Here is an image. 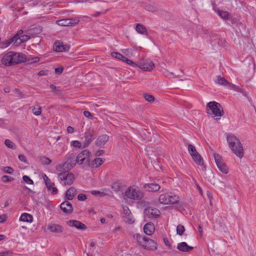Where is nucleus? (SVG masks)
<instances>
[{
  "label": "nucleus",
  "instance_id": "f3484780",
  "mask_svg": "<svg viewBox=\"0 0 256 256\" xmlns=\"http://www.w3.org/2000/svg\"><path fill=\"white\" fill-rule=\"evenodd\" d=\"M70 226L74 227L80 230H85L86 228V226L80 221L76 220H70L67 222Z\"/></svg>",
  "mask_w": 256,
  "mask_h": 256
},
{
  "label": "nucleus",
  "instance_id": "5701e85b",
  "mask_svg": "<svg viewBox=\"0 0 256 256\" xmlns=\"http://www.w3.org/2000/svg\"><path fill=\"white\" fill-rule=\"evenodd\" d=\"M210 44L212 46H216L222 44V41L219 36L214 34L210 36Z\"/></svg>",
  "mask_w": 256,
  "mask_h": 256
},
{
  "label": "nucleus",
  "instance_id": "6e6d98bb",
  "mask_svg": "<svg viewBox=\"0 0 256 256\" xmlns=\"http://www.w3.org/2000/svg\"><path fill=\"white\" fill-rule=\"evenodd\" d=\"M12 254L10 251L8 250L6 252H0V256H10Z\"/></svg>",
  "mask_w": 256,
  "mask_h": 256
},
{
  "label": "nucleus",
  "instance_id": "72a5a7b5",
  "mask_svg": "<svg viewBox=\"0 0 256 256\" xmlns=\"http://www.w3.org/2000/svg\"><path fill=\"white\" fill-rule=\"evenodd\" d=\"M122 184L120 182L118 181L112 184V188L116 192L120 191L121 189Z\"/></svg>",
  "mask_w": 256,
  "mask_h": 256
},
{
  "label": "nucleus",
  "instance_id": "0eeeda50",
  "mask_svg": "<svg viewBox=\"0 0 256 256\" xmlns=\"http://www.w3.org/2000/svg\"><path fill=\"white\" fill-rule=\"evenodd\" d=\"M179 201V196L174 192L162 194L159 196V202L164 204H175Z\"/></svg>",
  "mask_w": 256,
  "mask_h": 256
},
{
  "label": "nucleus",
  "instance_id": "c03bdc74",
  "mask_svg": "<svg viewBox=\"0 0 256 256\" xmlns=\"http://www.w3.org/2000/svg\"><path fill=\"white\" fill-rule=\"evenodd\" d=\"M228 86L230 89L233 90L234 91L242 92V89H240L239 86H238L235 84H232L229 82Z\"/></svg>",
  "mask_w": 256,
  "mask_h": 256
},
{
  "label": "nucleus",
  "instance_id": "7c9ffc66",
  "mask_svg": "<svg viewBox=\"0 0 256 256\" xmlns=\"http://www.w3.org/2000/svg\"><path fill=\"white\" fill-rule=\"evenodd\" d=\"M138 67V68L144 72H150L152 70L154 67V65H133Z\"/></svg>",
  "mask_w": 256,
  "mask_h": 256
},
{
  "label": "nucleus",
  "instance_id": "412c9836",
  "mask_svg": "<svg viewBox=\"0 0 256 256\" xmlns=\"http://www.w3.org/2000/svg\"><path fill=\"white\" fill-rule=\"evenodd\" d=\"M144 187L146 190L150 192H156L160 188V186L155 183L145 184Z\"/></svg>",
  "mask_w": 256,
  "mask_h": 256
},
{
  "label": "nucleus",
  "instance_id": "9b49d317",
  "mask_svg": "<svg viewBox=\"0 0 256 256\" xmlns=\"http://www.w3.org/2000/svg\"><path fill=\"white\" fill-rule=\"evenodd\" d=\"M122 218V220L126 223L132 224L134 222V219L128 208L126 206H123Z\"/></svg>",
  "mask_w": 256,
  "mask_h": 256
},
{
  "label": "nucleus",
  "instance_id": "f704fd0d",
  "mask_svg": "<svg viewBox=\"0 0 256 256\" xmlns=\"http://www.w3.org/2000/svg\"><path fill=\"white\" fill-rule=\"evenodd\" d=\"M32 112L35 116H40L42 113V108L38 105H35L32 107Z\"/></svg>",
  "mask_w": 256,
  "mask_h": 256
},
{
  "label": "nucleus",
  "instance_id": "a19ab883",
  "mask_svg": "<svg viewBox=\"0 0 256 256\" xmlns=\"http://www.w3.org/2000/svg\"><path fill=\"white\" fill-rule=\"evenodd\" d=\"M40 162L42 164H50L52 162V160L46 156H43L40 158Z\"/></svg>",
  "mask_w": 256,
  "mask_h": 256
},
{
  "label": "nucleus",
  "instance_id": "79ce46f5",
  "mask_svg": "<svg viewBox=\"0 0 256 256\" xmlns=\"http://www.w3.org/2000/svg\"><path fill=\"white\" fill-rule=\"evenodd\" d=\"M44 180L45 182V184L47 187H50L54 185V182H52L48 178V177L46 175L44 174L43 176Z\"/></svg>",
  "mask_w": 256,
  "mask_h": 256
},
{
  "label": "nucleus",
  "instance_id": "8fccbe9b",
  "mask_svg": "<svg viewBox=\"0 0 256 256\" xmlns=\"http://www.w3.org/2000/svg\"><path fill=\"white\" fill-rule=\"evenodd\" d=\"M2 178L4 182H7L14 180V178L12 177L8 176H4Z\"/></svg>",
  "mask_w": 256,
  "mask_h": 256
},
{
  "label": "nucleus",
  "instance_id": "a878e982",
  "mask_svg": "<svg viewBox=\"0 0 256 256\" xmlns=\"http://www.w3.org/2000/svg\"><path fill=\"white\" fill-rule=\"evenodd\" d=\"M109 137L106 134L100 136L96 142V144L98 146L104 145L108 140Z\"/></svg>",
  "mask_w": 256,
  "mask_h": 256
},
{
  "label": "nucleus",
  "instance_id": "09e8293b",
  "mask_svg": "<svg viewBox=\"0 0 256 256\" xmlns=\"http://www.w3.org/2000/svg\"><path fill=\"white\" fill-rule=\"evenodd\" d=\"M122 52L124 54L128 56H132V50L130 48L124 49L122 50Z\"/></svg>",
  "mask_w": 256,
  "mask_h": 256
},
{
  "label": "nucleus",
  "instance_id": "774afa93",
  "mask_svg": "<svg viewBox=\"0 0 256 256\" xmlns=\"http://www.w3.org/2000/svg\"><path fill=\"white\" fill-rule=\"evenodd\" d=\"M120 230V226H117V227H116V228L114 229L113 231H114V232H116L117 231H118V230Z\"/></svg>",
  "mask_w": 256,
  "mask_h": 256
},
{
  "label": "nucleus",
  "instance_id": "ea45409f",
  "mask_svg": "<svg viewBox=\"0 0 256 256\" xmlns=\"http://www.w3.org/2000/svg\"><path fill=\"white\" fill-rule=\"evenodd\" d=\"M5 145L8 148L12 149H16V144L10 140L6 139L4 141Z\"/></svg>",
  "mask_w": 256,
  "mask_h": 256
},
{
  "label": "nucleus",
  "instance_id": "69168bd1",
  "mask_svg": "<svg viewBox=\"0 0 256 256\" xmlns=\"http://www.w3.org/2000/svg\"><path fill=\"white\" fill-rule=\"evenodd\" d=\"M144 64H154V62H152L150 60H147L146 62Z\"/></svg>",
  "mask_w": 256,
  "mask_h": 256
},
{
  "label": "nucleus",
  "instance_id": "2f4dec72",
  "mask_svg": "<svg viewBox=\"0 0 256 256\" xmlns=\"http://www.w3.org/2000/svg\"><path fill=\"white\" fill-rule=\"evenodd\" d=\"M144 8L146 10L152 12H155L158 11V8L150 4H146L144 5Z\"/></svg>",
  "mask_w": 256,
  "mask_h": 256
},
{
  "label": "nucleus",
  "instance_id": "864d4df0",
  "mask_svg": "<svg viewBox=\"0 0 256 256\" xmlns=\"http://www.w3.org/2000/svg\"><path fill=\"white\" fill-rule=\"evenodd\" d=\"M84 116L85 117L88 118L90 119L93 118V116L88 111H84Z\"/></svg>",
  "mask_w": 256,
  "mask_h": 256
},
{
  "label": "nucleus",
  "instance_id": "58836bf2",
  "mask_svg": "<svg viewBox=\"0 0 256 256\" xmlns=\"http://www.w3.org/2000/svg\"><path fill=\"white\" fill-rule=\"evenodd\" d=\"M70 146L74 148H82V144L78 140H72L70 142Z\"/></svg>",
  "mask_w": 256,
  "mask_h": 256
},
{
  "label": "nucleus",
  "instance_id": "1a4fd4ad",
  "mask_svg": "<svg viewBox=\"0 0 256 256\" xmlns=\"http://www.w3.org/2000/svg\"><path fill=\"white\" fill-rule=\"evenodd\" d=\"M125 195L128 198L134 200H140L143 197L142 192L134 186L128 188L125 192Z\"/></svg>",
  "mask_w": 256,
  "mask_h": 256
},
{
  "label": "nucleus",
  "instance_id": "3c124183",
  "mask_svg": "<svg viewBox=\"0 0 256 256\" xmlns=\"http://www.w3.org/2000/svg\"><path fill=\"white\" fill-rule=\"evenodd\" d=\"M4 172L7 174H12L14 172V170L11 167L6 166L4 168Z\"/></svg>",
  "mask_w": 256,
  "mask_h": 256
},
{
  "label": "nucleus",
  "instance_id": "e433bc0d",
  "mask_svg": "<svg viewBox=\"0 0 256 256\" xmlns=\"http://www.w3.org/2000/svg\"><path fill=\"white\" fill-rule=\"evenodd\" d=\"M218 14L224 20H227L230 18V15L228 12L219 10L218 11Z\"/></svg>",
  "mask_w": 256,
  "mask_h": 256
},
{
  "label": "nucleus",
  "instance_id": "dca6fc26",
  "mask_svg": "<svg viewBox=\"0 0 256 256\" xmlns=\"http://www.w3.org/2000/svg\"><path fill=\"white\" fill-rule=\"evenodd\" d=\"M90 152L88 150H84L76 157L77 162L79 164H83L85 160H88Z\"/></svg>",
  "mask_w": 256,
  "mask_h": 256
},
{
  "label": "nucleus",
  "instance_id": "6ab92c4d",
  "mask_svg": "<svg viewBox=\"0 0 256 256\" xmlns=\"http://www.w3.org/2000/svg\"><path fill=\"white\" fill-rule=\"evenodd\" d=\"M47 228L52 232L61 233L64 230V228L60 224H49Z\"/></svg>",
  "mask_w": 256,
  "mask_h": 256
},
{
  "label": "nucleus",
  "instance_id": "bf43d9fd",
  "mask_svg": "<svg viewBox=\"0 0 256 256\" xmlns=\"http://www.w3.org/2000/svg\"><path fill=\"white\" fill-rule=\"evenodd\" d=\"M6 220V216L5 215L0 216V222H4Z\"/></svg>",
  "mask_w": 256,
  "mask_h": 256
},
{
  "label": "nucleus",
  "instance_id": "2eb2a0df",
  "mask_svg": "<svg viewBox=\"0 0 256 256\" xmlns=\"http://www.w3.org/2000/svg\"><path fill=\"white\" fill-rule=\"evenodd\" d=\"M144 214L149 218H156L160 215V210L156 208H148L144 212Z\"/></svg>",
  "mask_w": 256,
  "mask_h": 256
},
{
  "label": "nucleus",
  "instance_id": "6e6552de",
  "mask_svg": "<svg viewBox=\"0 0 256 256\" xmlns=\"http://www.w3.org/2000/svg\"><path fill=\"white\" fill-rule=\"evenodd\" d=\"M206 112L208 114H212L214 116H222L223 111L221 110V105L214 101L210 102L207 104Z\"/></svg>",
  "mask_w": 256,
  "mask_h": 256
},
{
  "label": "nucleus",
  "instance_id": "f03ea898",
  "mask_svg": "<svg viewBox=\"0 0 256 256\" xmlns=\"http://www.w3.org/2000/svg\"><path fill=\"white\" fill-rule=\"evenodd\" d=\"M229 147L237 156L242 158L244 156V149L240 140L234 136L230 134L227 136Z\"/></svg>",
  "mask_w": 256,
  "mask_h": 256
},
{
  "label": "nucleus",
  "instance_id": "4468645a",
  "mask_svg": "<svg viewBox=\"0 0 256 256\" xmlns=\"http://www.w3.org/2000/svg\"><path fill=\"white\" fill-rule=\"evenodd\" d=\"M84 140L82 142V148L88 147L94 139V132L92 130H88L84 133Z\"/></svg>",
  "mask_w": 256,
  "mask_h": 256
},
{
  "label": "nucleus",
  "instance_id": "37998d69",
  "mask_svg": "<svg viewBox=\"0 0 256 256\" xmlns=\"http://www.w3.org/2000/svg\"><path fill=\"white\" fill-rule=\"evenodd\" d=\"M185 230V228L184 226L178 224L176 228V233L180 236H182Z\"/></svg>",
  "mask_w": 256,
  "mask_h": 256
},
{
  "label": "nucleus",
  "instance_id": "ddd939ff",
  "mask_svg": "<svg viewBox=\"0 0 256 256\" xmlns=\"http://www.w3.org/2000/svg\"><path fill=\"white\" fill-rule=\"evenodd\" d=\"M54 50L58 52H65L69 50L70 46L68 44H64L60 40H56L54 45Z\"/></svg>",
  "mask_w": 256,
  "mask_h": 256
},
{
  "label": "nucleus",
  "instance_id": "0e129e2a",
  "mask_svg": "<svg viewBox=\"0 0 256 256\" xmlns=\"http://www.w3.org/2000/svg\"><path fill=\"white\" fill-rule=\"evenodd\" d=\"M198 231L200 234V236H202V226L200 225L198 226Z\"/></svg>",
  "mask_w": 256,
  "mask_h": 256
},
{
  "label": "nucleus",
  "instance_id": "b1692460",
  "mask_svg": "<svg viewBox=\"0 0 256 256\" xmlns=\"http://www.w3.org/2000/svg\"><path fill=\"white\" fill-rule=\"evenodd\" d=\"M155 228L154 224L152 222H148L145 224L144 228V233L148 235H152L154 232Z\"/></svg>",
  "mask_w": 256,
  "mask_h": 256
},
{
  "label": "nucleus",
  "instance_id": "20e7f679",
  "mask_svg": "<svg viewBox=\"0 0 256 256\" xmlns=\"http://www.w3.org/2000/svg\"><path fill=\"white\" fill-rule=\"evenodd\" d=\"M133 238L142 247L145 249L156 250L157 248L156 243L151 239L148 238L146 236L142 237L138 234H134Z\"/></svg>",
  "mask_w": 256,
  "mask_h": 256
},
{
  "label": "nucleus",
  "instance_id": "a18cd8bd",
  "mask_svg": "<svg viewBox=\"0 0 256 256\" xmlns=\"http://www.w3.org/2000/svg\"><path fill=\"white\" fill-rule=\"evenodd\" d=\"M144 97L146 101L150 102L154 100V97L152 95L148 94H144Z\"/></svg>",
  "mask_w": 256,
  "mask_h": 256
},
{
  "label": "nucleus",
  "instance_id": "13d9d810",
  "mask_svg": "<svg viewBox=\"0 0 256 256\" xmlns=\"http://www.w3.org/2000/svg\"><path fill=\"white\" fill-rule=\"evenodd\" d=\"M47 74H48L47 70H40L38 73V75L40 76H46Z\"/></svg>",
  "mask_w": 256,
  "mask_h": 256
},
{
  "label": "nucleus",
  "instance_id": "393cba45",
  "mask_svg": "<svg viewBox=\"0 0 256 256\" xmlns=\"http://www.w3.org/2000/svg\"><path fill=\"white\" fill-rule=\"evenodd\" d=\"M177 248L182 252H187L193 249V247L189 246L185 242H182L178 244Z\"/></svg>",
  "mask_w": 256,
  "mask_h": 256
},
{
  "label": "nucleus",
  "instance_id": "c756f323",
  "mask_svg": "<svg viewBox=\"0 0 256 256\" xmlns=\"http://www.w3.org/2000/svg\"><path fill=\"white\" fill-rule=\"evenodd\" d=\"M104 160L102 158H96L92 160L90 166L92 168H97L104 162Z\"/></svg>",
  "mask_w": 256,
  "mask_h": 256
},
{
  "label": "nucleus",
  "instance_id": "49530a36",
  "mask_svg": "<svg viewBox=\"0 0 256 256\" xmlns=\"http://www.w3.org/2000/svg\"><path fill=\"white\" fill-rule=\"evenodd\" d=\"M47 188L49 191L52 192V194H56L58 193V190L56 187H55V184L54 183L53 186L52 185L50 187H47Z\"/></svg>",
  "mask_w": 256,
  "mask_h": 256
},
{
  "label": "nucleus",
  "instance_id": "a211bd4d",
  "mask_svg": "<svg viewBox=\"0 0 256 256\" xmlns=\"http://www.w3.org/2000/svg\"><path fill=\"white\" fill-rule=\"evenodd\" d=\"M111 56L112 58L120 60L123 62H125L126 64H136L132 61L128 60L124 56L122 55L120 53L118 52H112L111 53Z\"/></svg>",
  "mask_w": 256,
  "mask_h": 256
},
{
  "label": "nucleus",
  "instance_id": "f257e3e1",
  "mask_svg": "<svg viewBox=\"0 0 256 256\" xmlns=\"http://www.w3.org/2000/svg\"><path fill=\"white\" fill-rule=\"evenodd\" d=\"M2 56V64H20L26 62L28 64H32L40 61L38 57L28 58L25 54L13 51L4 52Z\"/></svg>",
  "mask_w": 256,
  "mask_h": 256
},
{
  "label": "nucleus",
  "instance_id": "4c0bfd02",
  "mask_svg": "<svg viewBox=\"0 0 256 256\" xmlns=\"http://www.w3.org/2000/svg\"><path fill=\"white\" fill-rule=\"evenodd\" d=\"M105 191H106V189L102 191L99 190H92L91 192V194L96 196H100V197L105 196L106 194L105 192Z\"/></svg>",
  "mask_w": 256,
  "mask_h": 256
},
{
  "label": "nucleus",
  "instance_id": "5fc2aeb1",
  "mask_svg": "<svg viewBox=\"0 0 256 256\" xmlns=\"http://www.w3.org/2000/svg\"><path fill=\"white\" fill-rule=\"evenodd\" d=\"M78 199L79 200H84L86 199V195L84 194H79L78 196Z\"/></svg>",
  "mask_w": 256,
  "mask_h": 256
},
{
  "label": "nucleus",
  "instance_id": "e2e57ef3",
  "mask_svg": "<svg viewBox=\"0 0 256 256\" xmlns=\"http://www.w3.org/2000/svg\"><path fill=\"white\" fill-rule=\"evenodd\" d=\"M164 244L166 246H168L169 247L170 246V242H169L167 238H164Z\"/></svg>",
  "mask_w": 256,
  "mask_h": 256
},
{
  "label": "nucleus",
  "instance_id": "052dcab7",
  "mask_svg": "<svg viewBox=\"0 0 256 256\" xmlns=\"http://www.w3.org/2000/svg\"><path fill=\"white\" fill-rule=\"evenodd\" d=\"M67 132L68 133H72L74 132V128L71 126H68L67 128Z\"/></svg>",
  "mask_w": 256,
  "mask_h": 256
},
{
  "label": "nucleus",
  "instance_id": "f8f14e48",
  "mask_svg": "<svg viewBox=\"0 0 256 256\" xmlns=\"http://www.w3.org/2000/svg\"><path fill=\"white\" fill-rule=\"evenodd\" d=\"M78 20L74 18H66L58 20L56 22V24L62 26H74L78 24Z\"/></svg>",
  "mask_w": 256,
  "mask_h": 256
},
{
  "label": "nucleus",
  "instance_id": "c85d7f7f",
  "mask_svg": "<svg viewBox=\"0 0 256 256\" xmlns=\"http://www.w3.org/2000/svg\"><path fill=\"white\" fill-rule=\"evenodd\" d=\"M136 31L141 34L144 36H148V33L146 28L142 24H136Z\"/></svg>",
  "mask_w": 256,
  "mask_h": 256
},
{
  "label": "nucleus",
  "instance_id": "39448f33",
  "mask_svg": "<svg viewBox=\"0 0 256 256\" xmlns=\"http://www.w3.org/2000/svg\"><path fill=\"white\" fill-rule=\"evenodd\" d=\"M24 36L28 37L27 36H20L18 33H16L13 36L10 38L8 40H6L2 42H0V48L4 49L8 47L12 44H14V46H18L26 40L25 39H22V38ZM28 38H26V40Z\"/></svg>",
  "mask_w": 256,
  "mask_h": 256
},
{
  "label": "nucleus",
  "instance_id": "cd10ccee",
  "mask_svg": "<svg viewBox=\"0 0 256 256\" xmlns=\"http://www.w3.org/2000/svg\"><path fill=\"white\" fill-rule=\"evenodd\" d=\"M76 194V190L74 187L70 188L66 192V198L68 200H72Z\"/></svg>",
  "mask_w": 256,
  "mask_h": 256
},
{
  "label": "nucleus",
  "instance_id": "de8ad7c7",
  "mask_svg": "<svg viewBox=\"0 0 256 256\" xmlns=\"http://www.w3.org/2000/svg\"><path fill=\"white\" fill-rule=\"evenodd\" d=\"M22 179L27 184H32L34 183L33 180L28 176H24Z\"/></svg>",
  "mask_w": 256,
  "mask_h": 256
},
{
  "label": "nucleus",
  "instance_id": "4be33fe9",
  "mask_svg": "<svg viewBox=\"0 0 256 256\" xmlns=\"http://www.w3.org/2000/svg\"><path fill=\"white\" fill-rule=\"evenodd\" d=\"M194 162L198 166H202V170H206L205 166L204 165L203 160L200 155L198 152L196 154L191 156Z\"/></svg>",
  "mask_w": 256,
  "mask_h": 256
},
{
  "label": "nucleus",
  "instance_id": "4d7b16f0",
  "mask_svg": "<svg viewBox=\"0 0 256 256\" xmlns=\"http://www.w3.org/2000/svg\"><path fill=\"white\" fill-rule=\"evenodd\" d=\"M64 68L62 66L58 67V68H56L54 70L56 74H62L63 72Z\"/></svg>",
  "mask_w": 256,
  "mask_h": 256
},
{
  "label": "nucleus",
  "instance_id": "603ef678",
  "mask_svg": "<svg viewBox=\"0 0 256 256\" xmlns=\"http://www.w3.org/2000/svg\"><path fill=\"white\" fill-rule=\"evenodd\" d=\"M18 157L19 160L21 162H22L26 164L28 163L27 159H26V157L25 156H24V154H20V155H18Z\"/></svg>",
  "mask_w": 256,
  "mask_h": 256
},
{
  "label": "nucleus",
  "instance_id": "338daca9",
  "mask_svg": "<svg viewBox=\"0 0 256 256\" xmlns=\"http://www.w3.org/2000/svg\"><path fill=\"white\" fill-rule=\"evenodd\" d=\"M4 92L5 93H8L10 92V88H5L4 90Z\"/></svg>",
  "mask_w": 256,
  "mask_h": 256
},
{
  "label": "nucleus",
  "instance_id": "bb28decb",
  "mask_svg": "<svg viewBox=\"0 0 256 256\" xmlns=\"http://www.w3.org/2000/svg\"><path fill=\"white\" fill-rule=\"evenodd\" d=\"M19 220L21 222L31 223L33 221V216L30 214L24 212L22 214Z\"/></svg>",
  "mask_w": 256,
  "mask_h": 256
},
{
  "label": "nucleus",
  "instance_id": "7ed1b4c3",
  "mask_svg": "<svg viewBox=\"0 0 256 256\" xmlns=\"http://www.w3.org/2000/svg\"><path fill=\"white\" fill-rule=\"evenodd\" d=\"M66 161L56 166L57 172H62L63 170H70L73 168L77 162L76 158L73 154H68L65 156Z\"/></svg>",
  "mask_w": 256,
  "mask_h": 256
},
{
  "label": "nucleus",
  "instance_id": "473e14b6",
  "mask_svg": "<svg viewBox=\"0 0 256 256\" xmlns=\"http://www.w3.org/2000/svg\"><path fill=\"white\" fill-rule=\"evenodd\" d=\"M216 82L219 84L223 86H227L229 83L224 77H222L220 76H216Z\"/></svg>",
  "mask_w": 256,
  "mask_h": 256
},
{
  "label": "nucleus",
  "instance_id": "c9c22d12",
  "mask_svg": "<svg viewBox=\"0 0 256 256\" xmlns=\"http://www.w3.org/2000/svg\"><path fill=\"white\" fill-rule=\"evenodd\" d=\"M187 146L188 152L191 156L196 154V153H198V152L196 151V148L193 145L191 144H188Z\"/></svg>",
  "mask_w": 256,
  "mask_h": 256
},
{
  "label": "nucleus",
  "instance_id": "aec40b11",
  "mask_svg": "<svg viewBox=\"0 0 256 256\" xmlns=\"http://www.w3.org/2000/svg\"><path fill=\"white\" fill-rule=\"evenodd\" d=\"M60 208L66 214L72 213L73 210L72 204L68 201L62 202L60 205Z\"/></svg>",
  "mask_w": 256,
  "mask_h": 256
},
{
  "label": "nucleus",
  "instance_id": "9d476101",
  "mask_svg": "<svg viewBox=\"0 0 256 256\" xmlns=\"http://www.w3.org/2000/svg\"><path fill=\"white\" fill-rule=\"evenodd\" d=\"M214 158L216 164L219 170L223 174H226L228 172V168L224 162L223 159L220 155L217 154H214Z\"/></svg>",
  "mask_w": 256,
  "mask_h": 256
},
{
  "label": "nucleus",
  "instance_id": "423d86ee",
  "mask_svg": "<svg viewBox=\"0 0 256 256\" xmlns=\"http://www.w3.org/2000/svg\"><path fill=\"white\" fill-rule=\"evenodd\" d=\"M58 180L60 183L64 186H70L72 184L74 180L75 177L74 174L69 170H63L62 172H58Z\"/></svg>",
  "mask_w": 256,
  "mask_h": 256
},
{
  "label": "nucleus",
  "instance_id": "680f3d73",
  "mask_svg": "<svg viewBox=\"0 0 256 256\" xmlns=\"http://www.w3.org/2000/svg\"><path fill=\"white\" fill-rule=\"evenodd\" d=\"M104 150H100L96 152V156H100L102 155L103 154H104Z\"/></svg>",
  "mask_w": 256,
  "mask_h": 256
}]
</instances>
